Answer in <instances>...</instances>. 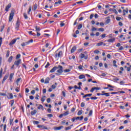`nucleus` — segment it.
Returning a JSON list of instances; mask_svg holds the SVG:
<instances>
[{
  "label": "nucleus",
  "instance_id": "nucleus-20",
  "mask_svg": "<svg viewBox=\"0 0 131 131\" xmlns=\"http://www.w3.org/2000/svg\"><path fill=\"white\" fill-rule=\"evenodd\" d=\"M37 113V111L36 110H34L33 111L31 112V115H35Z\"/></svg>",
  "mask_w": 131,
  "mask_h": 131
},
{
  "label": "nucleus",
  "instance_id": "nucleus-21",
  "mask_svg": "<svg viewBox=\"0 0 131 131\" xmlns=\"http://www.w3.org/2000/svg\"><path fill=\"white\" fill-rule=\"evenodd\" d=\"M13 76H14V73L10 74V76H9V80L10 81H12Z\"/></svg>",
  "mask_w": 131,
  "mask_h": 131
},
{
  "label": "nucleus",
  "instance_id": "nucleus-28",
  "mask_svg": "<svg viewBox=\"0 0 131 131\" xmlns=\"http://www.w3.org/2000/svg\"><path fill=\"white\" fill-rule=\"evenodd\" d=\"M113 66L114 67L117 68V66L116 65V63H117V62L116 61V60H113Z\"/></svg>",
  "mask_w": 131,
  "mask_h": 131
},
{
  "label": "nucleus",
  "instance_id": "nucleus-40",
  "mask_svg": "<svg viewBox=\"0 0 131 131\" xmlns=\"http://www.w3.org/2000/svg\"><path fill=\"white\" fill-rule=\"evenodd\" d=\"M71 71V69H66L64 70V72L67 73V72H70Z\"/></svg>",
  "mask_w": 131,
  "mask_h": 131
},
{
  "label": "nucleus",
  "instance_id": "nucleus-52",
  "mask_svg": "<svg viewBox=\"0 0 131 131\" xmlns=\"http://www.w3.org/2000/svg\"><path fill=\"white\" fill-rule=\"evenodd\" d=\"M92 115H93V111H92V110H91V111H90L89 116H92Z\"/></svg>",
  "mask_w": 131,
  "mask_h": 131
},
{
  "label": "nucleus",
  "instance_id": "nucleus-29",
  "mask_svg": "<svg viewBox=\"0 0 131 131\" xmlns=\"http://www.w3.org/2000/svg\"><path fill=\"white\" fill-rule=\"evenodd\" d=\"M105 31V30L103 28H100L98 29V31H100L101 32H103V31Z\"/></svg>",
  "mask_w": 131,
  "mask_h": 131
},
{
  "label": "nucleus",
  "instance_id": "nucleus-9",
  "mask_svg": "<svg viewBox=\"0 0 131 131\" xmlns=\"http://www.w3.org/2000/svg\"><path fill=\"white\" fill-rule=\"evenodd\" d=\"M8 95L7 96V97L9 100H12V99L14 98V96H13V94H12V93H8Z\"/></svg>",
  "mask_w": 131,
  "mask_h": 131
},
{
  "label": "nucleus",
  "instance_id": "nucleus-51",
  "mask_svg": "<svg viewBox=\"0 0 131 131\" xmlns=\"http://www.w3.org/2000/svg\"><path fill=\"white\" fill-rule=\"evenodd\" d=\"M78 69H79L80 70H83V68H82V66H81V65L79 66Z\"/></svg>",
  "mask_w": 131,
  "mask_h": 131
},
{
  "label": "nucleus",
  "instance_id": "nucleus-55",
  "mask_svg": "<svg viewBox=\"0 0 131 131\" xmlns=\"http://www.w3.org/2000/svg\"><path fill=\"white\" fill-rule=\"evenodd\" d=\"M91 100H97V99H98V97H91Z\"/></svg>",
  "mask_w": 131,
  "mask_h": 131
},
{
  "label": "nucleus",
  "instance_id": "nucleus-43",
  "mask_svg": "<svg viewBox=\"0 0 131 131\" xmlns=\"http://www.w3.org/2000/svg\"><path fill=\"white\" fill-rule=\"evenodd\" d=\"M13 130L15 131V130H17V129H19V126L16 127V128L15 127H13L12 128Z\"/></svg>",
  "mask_w": 131,
  "mask_h": 131
},
{
  "label": "nucleus",
  "instance_id": "nucleus-5",
  "mask_svg": "<svg viewBox=\"0 0 131 131\" xmlns=\"http://www.w3.org/2000/svg\"><path fill=\"white\" fill-rule=\"evenodd\" d=\"M79 57H80V59H83V58H84V59H85V60H87V59L88 58V55H84V54H82V53H81L79 55Z\"/></svg>",
  "mask_w": 131,
  "mask_h": 131
},
{
  "label": "nucleus",
  "instance_id": "nucleus-13",
  "mask_svg": "<svg viewBox=\"0 0 131 131\" xmlns=\"http://www.w3.org/2000/svg\"><path fill=\"white\" fill-rule=\"evenodd\" d=\"M16 41H17V39H13L9 43V46H13V45H15L16 43Z\"/></svg>",
  "mask_w": 131,
  "mask_h": 131
},
{
  "label": "nucleus",
  "instance_id": "nucleus-8",
  "mask_svg": "<svg viewBox=\"0 0 131 131\" xmlns=\"http://www.w3.org/2000/svg\"><path fill=\"white\" fill-rule=\"evenodd\" d=\"M12 7V4L9 3L6 7L5 11L9 12L10 11V8Z\"/></svg>",
  "mask_w": 131,
  "mask_h": 131
},
{
  "label": "nucleus",
  "instance_id": "nucleus-30",
  "mask_svg": "<svg viewBox=\"0 0 131 131\" xmlns=\"http://www.w3.org/2000/svg\"><path fill=\"white\" fill-rule=\"evenodd\" d=\"M103 96H105V97H110V93H103Z\"/></svg>",
  "mask_w": 131,
  "mask_h": 131
},
{
  "label": "nucleus",
  "instance_id": "nucleus-6",
  "mask_svg": "<svg viewBox=\"0 0 131 131\" xmlns=\"http://www.w3.org/2000/svg\"><path fill=\"white\" fill-rule=\"evenodd\" d=\"M37 127H38V128H41V129H48V127L43 125H38Z\"/></svg>",
  "mask_w": 131,
  "mask_h": 131
},
{
  "label": "nucleus",
  "instance_id": "nucleus-31",
  "mask_svg": "<svg viewBox=\"0 0 131 131\" xmlns=\"http://www.w3.org/2000/svg\"><path fill=\"white\" fill-rule=\"evenodd\" d=\"M81 114H82V110H79L77 113V115L79 116L81 115Z\"/></svg>",
  "mask_w": 131,
  "mask_h": 131
},
{
  "label": "nucleus",
  "instance_id": "nucleus-16",
  "mask_svg": "<svg viewBox=\"0 0 131 131\" xmlns=\"http://www.w3.org/2000/svg\"><path fill=\"white\" fill-rule=\"evenodd\" d=\"M125 13L126 14H127V13H128V8H126V10H123V16H125Z\"/></svg>",
  "mask_w": 131,
  "mask_h": 131
},
{
  "label": "nucleus",
  "instance_id": "nucleus-64",
  "mask_svg": "<svg viewBox=\"0 0 131 131\" xmlns=\"http://www.w3.org/2000/svg\"><path fill=\"white\" fill-rule=\"evenodd\" d=\"M0 96H7V94L6 93H0Z\"/></svg>",
  "mask_w": 131,
  "mask_h": 131
},
{
  "label": "nucleus",
  "instance_id": "nucleus-7",
  "mask_svg": "<svg viewBox=\"0 0 131 131\" xmlns=\"http://www.w3.org/2000/svg\"><path fill=\"white\" fill-rule=\"evenodd\" d=\"M62 55H63V52H62V51H61L59 52L58 54L56 53L55 57H56V58H58H58H60Z\"/></svg>",
  "mask_w": 131,
  "mask_h": 131
},
{
  "label": "nucleus",
  "instance_id": "nucleus-19",
  "mask_svg": "<svg viewBox=\"0 0 131 131\" xmlns=\"http://www.w3.org/2000/svg\"><path fill=\"white\" fill-rule=\"evenodd\" d=\"M14 103H15V100H10L9 104H10V106L11 107H13V106H14Z\"/></svg>",
  "mask_w": 131,
  "mask_h": 131
},
{
  "label": "nucleus",
  "instance_id": "nucleus-54",
  "mask_svg": "<svg viewBox=\"0 0 131 131\" xmlns=\"http://www.w3.org/2000/svg\"><path fill=\"white\" fill-rule=\"evenodd\" d=\"M50 66V62H48L47 64L45 66V68H48Z\"/></svg>",
  "mask_w": 131,
  "mask_h": 131
},
{
  "label": "nucleus",
  "instance_id": "nucleus-4",
  "mask_svg": "<svg viewBox=\"0 0 131 131\" xmlns=\"http://www.w3.org/2000/svg\"><path fill=\"white\" fill-rule=\"evenodd\" d=\"M20 27V20L19 19L17 20L16 24L15 25V29L16 30H19V28Z\"/></svg>",
  "mask_w": 131,
  "mask_h": 131
},
{
  "label": "nucleus",
  "instance_id": "nucleus-2",
  "mask_svg": "<svg viewBox=\"0 0 131 131\" xmlns=\"http://www.w3.org/2000/svg\"><path fill=\"white\" fill-rule=\"evenodd\" d=\"M14 15H15V12L14 11H11L10 16L9 17V22H12V20H13V18H14Z\"/></svg>",
  "mask_w": 131,
  "mask_h": 131
},
{
  "label": "nucleus",
  "instance_id": "nucleus-50",
  "mask_svg": "<svg viewBox=\"0 0 131 131\" xmlns=\"http://www.w3.org/2000/svg\"><path fill=\"white\" fill-rule=\"evenodd\" d=\"M37 9V5L35 4V5H34V6H33L34 11H35V10H36Z\"/></svg>",
  "mask_w": 131,
  "mask_h": 131
},
{
  "label": "nucleus",
  "instance_id": "nucleus-47",
  "mask_svg": "<svg viewBox=\"0 0 131 131\" xmlns=\"http://www.w3.org/2000/svg\"><path fill=\"white\" fill-rule=\"evenodd\" d=\"M84 106H85V103L84 102H82L81 103V107L82 108H83V107H84Z\"/></svg>",
  "mask_w": 131,
  "mask_h": 131
},
{
  "label": "nucleus",
  "instance_id": "nucleus-22",
  "mask_svg": "<svg viewBox=\"0 0 131 131\" xmlns=\"http://www.w3.org/2000/svg\"><path fill=\"white\" fill-rule=\"evenodd\" d=\"M37 109L38 110H40V109L43 110V106H42L41 104H39V106L37 107Z\"/></svg>",
  "mask_w": 131,
  "mask_h": 131
},
{
  "label": "nucleus",
  "instance_id": "nucleus-60",
  "mask_svg": "<svg viewBox=\"0 0 131 131\" xmlns=\"http://www.w3.org/2000/svg\"><path fill=\"white\" fill-rule=\"evenodd\" d=\"M113 80H114V81L116 82V81H118V80H119V78H115L113 79Z\"/></svg>",
  "mask_w": 131,
  "mask_h": 131
},
{
  "label": "nucleus",
  "instance_id": "nucleus-41",
  "mask_svg": "<svg viewBox=\"0 0 131 131\" xmlns=\"http://www.w3.org/2000/svg\"><path fill=\"white\" fill-rule=\"evenodd\" d=\"M10 56V51H8L6 54V58H9V56Z\"/></svg>",
  "mask_w": 131,
  "mask_h": 131
},
{
  "label": "nucleus",
  "instance_id": "nucleus-36",
  "mask_svg": "<svg viewBox=\"0 0 131 131\" xmlns=\"http://www.w3.org/2000/svg\"><path fill=\"white\" fill-rule=\"evenodd\" d=\"M33 124H39V121H33Z\"/></svg>",
  "mask_w": 131,
  "mask_h": 131
},
{
  "label": "nucleus",
  "instance_id": "nucleus-23",
  "mask_svg": "<svg viewBox=\"0 0 131 131\" xmlns=\"http://www.w3.org/2000/svg\"><path fill=\"white\" fill-rule=\"evenodd\" d=\"M3 71H4V70L3 68H1L0 70V79L3 77Z\"/></svg>",
  "mask_w": 131,
  "mask_h": 131
},
{
  "label": "nucleus",
  "instance_id": "nucleus-58",
  "mask_svg": "<svg viewBox=\"0 0 131 131\" xmlns=\"http://www.w3.org/2000/svg\"><path fill=\"white\" fill-rule=\"evenodd\" d=\"M62 93V96L63 97H66V93H65V91H63Z\"/></svg>",
  "mask_w": 131,
  "mask_h": 131
},
{
  "label": "nucleus",
  "instance_id": "nucleus-27",
  "mask_svg": "<svg viewBox=\"0 0 131 131\" xmlns=\"http://www.w3.org/2000/svg\"><path fill=\"white\" fill-rule=\"evenodd\" d=\"M24 17L26 20H27L28 19V16H27V14L26 13H24Z\"/></svg>",
  "mask_w": 131,
  "mask_h": 131
},
{
  "label": "nucleus",
  "instance_id": "nucleus-56",
  "mask_svg": "<svg viewBox=\"0 0 131 131\" xmlns=\"http://www.w3.org/2000/svg\"><path fill=\"white\" fill-rule=\"evenodd\" d=\"M63 26H65V24L63 22L60 23V27H63Z\"/></svg>",
  "mask_w": 131,
  "mask_h": 131
},
{
  "label": "nucleus",
  "instance_id": "nucleus-18",
  "mask_svg": "<svg viewBox=\"0 0 131 131\" xmlns=\"http://www.w3.org/2000/svg\"><path fill=\"white\" fill-rule=\"evenodd\" d=\"M8 75H5L4 76L3 80L2 81V84L4 83L5 81H6V80H7V79H8Z\"/></svg>",
  "mask_w": 131,
  "mask_h": 131
},
{
  "label": "nucleus",
  "instance_id": "nucleus-35",
  "mask_svg": "<svg viewBox=\"0 0 131 131\" xmlns=\"http://www.w3.org/2000/svg\"><path fill=\"white\" fill-rule=\"evenodd\" d=\"M113 12H114V13H115L116 15H117V14H118V12H117V10H116V9L114 8L113 9Z\"/></svg>",
  "mask_w": 131,
  "mask_h": 131
},
{
  "label": "nucleus",
  "instance_id": "nucleus-26",
  "mask_svg": "<svg viewBox=\"0 0 131 131\" xmlns=\"http://www.w3.org/2000/svg\"><path fill=\"white\" fill-rule=\"evenodd\" d=\"M115 40V38H112L107 40L108 42H114V41Z\"/></svg>",
  "mask_w": 131,
  "mask_h": 131
},
{
  "label": "nucleus",
  "instance_id": "nucleus-14",
  "mask_svg": "<svg viewBox=\"0 0 131 131\" xmlns=\"http://www.w3.org/2000/svg\"><path fill=\"white\" fill-rule=\"evenodd\" d=\"M64 126H60L59 127H56L54 128L55 130H61L62 128H63Z\"/></svg>",
  "mask_w": 131,
  "mask_h": 131
},
{
  "label": "nucleus",
  "instance_id": "nucleus-39",
  "mask_svg": "<svg viewBox=\"0 0 131 131\" xmlns=\"http://www.w3.org/2000/svg\"><path fill=\"white\" fill-rule=\"evenodd\" d=\"M111 21V20L110 19V18H108V19H107L106 21H105V23L106 24H109L110 23V21Z\"/></svg>",
  "mask_w": 131,
  "mask_h": 131
},
{
  "label": "nucleus",
  "instance_id": "nucleus-3",
  "mask_svg": "<svg viewBox=\"0 0 131 131\" xmlns=\"http://www.w3.org/2000/svg\"><path fill=\"white\" fill-rule=\"evenodd\" d=\"M32 42H33V40L31 39V40L28 41L27 42H23V43L21 44V46L22 47H25L26 46H28V45H29V43H32Z\"/></svg>",
  "mask_w": 131,
  "mask_h": 131
},
{
  "label": "nucleus",
  "instance_id": "nucleus-45",
  "mask_svg": "<svg viewBox=\"0 0 131 131\" xmlns=\"http://www.w3.org/2000/svg\"><path fill=\"white\" fill-rule=\"evenodd\" d=\"M30 12H31V7H30L28 11V14L30 15Z\"/></svg>",
  "mask_w": 131,
  "mask_h": 131
},
{
  "label": "nucleus",
  "instance_id": "nucleus-38",
  "mask_svg": "<svg viewBox=\"0 0 131 131\" xmlns=\"http://www.w3.org/2000/svg\"><path fill=\"white\" fill-rule=\"evenodd\" d=\"M55 5H58V4H59V5H61V4H62V1L59 0L58 2H55Z\"/></svg>",
  "mask_w": 131,
  "mask_h": 131
},
{
  "label": "nucleus",
  "instance_id": "nucleus-48",
  "mask_svg": "<svg viewBox=\"0 0 131 131\" xmlns=\"http://www.w3.org/2000/svg\"><path fill=\"white\" fill-rule=\"evenodd\" d=\"M116 19L117 21H120V20H121V17L117 16L116 17Z\"/></svg>",
  "mask_w": 131,
  "mask_h": 131
},
{
  "label": "nucleus",
  "instance_id": "nucleus-34",
  "mask_svg": "<svg viewBox=\"0 0 131 131\" xmlns=\"http://www.w3.org/2000/svg\"><path fill=\"white\" fill-rule=\"evenodd\" d=\"M14 121V119H10V122H9V123L10 124V125H13V122Z\"/></svg>",
  "mask_w": 131,
  "mask_h": 131
},
{
  "label": "nucleus",
  "instance_id": "nucleus-62",
  "mask_svg": "<svg viewBox=\"0 0 131 131\" xmlns=\"http://www.w3.org/2000/svg\"><path fill=\"white\" fill-rule=\"evenodd\" d=\"M69 129H71V127L69 126V127H66L65 130H68Z\"/></svg>",
  "mask_w": 131,
  "mask_h": 131
},
{
  "label": "nucleus",
  "instance_id": "nucleus-49",
  "mask_svg": "<svg viewBox=\"0 0 131 131\" xmlns=\"http://www.w3.org/2000/svg\"><path fill=\"white\" fill-rule=\"evenodd\" d=\"M45 98H46V96H44L43 97H42V98H41V102H45Z\"/></svg>",
  "mask_w": 131,
  "mask_h": 131
},
{
  "label": "nucleus",
  "instance_id": "nucleus-25",
  "mask_svg": "<svg viewBox=\"0 0 131 131\" xmlns=\"http://www.w3.org/2000/svg\"><path fill=\"white\" fill-rule=\"evenodd\" d=\"M91 96H93L92 94H86L83 96V98H86V97H91Z\"/></svg>",
  "mask_w": 131,
  "mask_h": 131
},
{
  "label": "nucleus",
  "instance_id": "nucleus-10",
  "mask_svg": "<svg viewBox=\"0 0 131 131\" xmlns=\"http://www.w3.org/2000/svg\"><path fill=\"white\" fill-rule=\"evenodd\" d=\"M79 79H83V81H86V79H85V76L83 74L79 76Z\"/></svg>",
  "mask_w": 131,
  "mask_h": 131
},
{
  "label": "nucleus",
  "instance_id": "nucleus-17",
  "mask_svg": "<svg viewBox=\"0 0 131 131\" xmlns=\"http://www.w3.org/2000/svg\"><path fill=\"white\" fill-rule=\"evenodd\" d=\"M82 119H83V116L76 117V120H80V121H81Z\"/></svg>",
  "mask_w": 131,
  "mask_h": 131
},
{
  "label": "nucleus",
  "instance_id": "nucleus-57",
  "mask_svg": "<svg viewBox=\"0 0 131 131\" xmlns=\"http://www.w3.org/2000/svg\"><path fill=\"white\" fill-rule=\"evenodd\" d=\"M98 29H97V28H95V27H93L92 29V31H96Z\"/></svg>",
  "mask_w": 131,
  "mask_h": 131
},
{
  "label": "nucleus",
  "instance_id": "nucleus-53",
  "mask_svg": "<svg viewBox=\"0 0 131 131\" xmlns=\"http://www.w3.org/2000/svg\"><path fill=\"white\" fill-rule=\"evenodd\" d=\"M21 57V54H19L16 55V59H19Z\"/></svg>",
  "mask_w": 131,
  "mask_h": 131
},
{
  "label": "nucleus",
  "instance_id": "nucleus-24",
  "mask_svg": "<svg viewBox=\"0 0 131 131\" xmlns=\"http://www.w3.org/2000/svg\"><path fill=\"white\" fill-rule=\"evenodd\" d=\"M45 83H50V78L48 77L45 79Z\"/></svg>",
  "mask_w": 131,
  "mask_h": 131
},
{
  "label": "nucleus",
  "instance_id": "nucleus-32",
  "mask_svg": "<svg viewBox=\"0 0 131 131\" xmlns=\"http://www.w3.org/2000/svg\"><path fill=\"white\" fill-rule=\"evenodd\" d=\"M35 29H36V31H37V32H39V31H40V28L39 27H35Z\"/></svg>",
  "mask_w": 131,
  "mask_h": 131
},
{
  "label": "nucleus",
  "instance_id": "nucleus-33",
  "mask_svg": "<svg viewBox=\"0 0 131 131\" xmlns=\"http://www.w3.org/2000/svg\"><path fill=\"white\" fill-rule=\"evenodd\" d=\"M12 60H13V56H10L8 59V62L11 63L12 62Z\"/></svg>",
  "mask_w": 131,
  "mask_h": 131
},
{
  "label": "nucleus",
  "instance_id": "nucleus-46",
  "mask_svg": "<svg viewBox=\"0 0 131 131\" xmlns=\"http://www.w3.org/2000/svg\"><path fill=\"white\" fill-rule=\"evenodd\" d=\"M81 28H82V24H80V25L78 26L77 29L79 30V29H81Z\"/></svg>",
  "mask_w": 131,
  "mask_h": 131
},
{
  "label": "nucleus",
  "instance_id": "nucleus-37",
  "mask_svg": "<svg viewBox=\"0 0 131 131\" xmlns=\"http://www.w3.org/2000/svg\"><path fill=\"white\" fill-rule=\"evenodd\" d=\"M103 43H104V42H98L97 44V46H98V47H100L101 46H103Z\"/></svg>",
  "mask_w": 131,
  "mask_h": 131
},
{
  "label": "nucleus",
  "instance_id": "nucleus-61",
  "mask_svg": "<svg viewBox=\"0 0 131 131\" xmlns=\"http://www.w3.org/2000/svg\"><path fill=\"white\" fill-rule=\"evenodd\" d=\"M21 78H18L17 80H16V82H20V81L21 80Z\"/></svg>",
  "mask_w": 131,
  "mask_h": 131
},
{
  "label": "nucleus",
  "instance_id": "nucleus-12",
  "mask_svg": "<svg viewBox=\"0 0 131 131\" xmlns=\"http://www.w3.org/2000/svg\"><path fill=\"white\" fill-rule=\"evenodd\" d=\"M58 69V67H54L53 69H52L50 72L51 73H54V72H55V71H56V70H57Z\"/></svg>",
  "mask_w": 131,
  "mask_h": 131
},
{
  "label": "nucleus",
  "instance_id": "nucleus-11",
  "mask_svg": "<svg viewBox=\"0 0 131 131\" xmlns=\"http://www.w3.org/2000/svg\"><path fill=\"white\" fill-rule=\"evenodd\" d=\"M21 59H18V60L14 61V65H16L17 67H18V66L20 65V63H21Z\"/></svg>",
  "mask_w": 131,
  "mask_h": 131
},
{
  "label": "nucleus",
  "instance_id": "nucleus-42",
  "mask_svg": "<svg viewBox=\"0 0 131 131\" xmlns=\"http://www.w3.org/2000/svg\"><path fill=\"white\" fill-rule=\"evenodd\" d=\"M68 114H69V111H67L64 114H63V116H67V115H68Z\"/></svg>",
  "mask_w": 131,
  "mask_h": 131
},
{
  "label": "nucleus",
  "instance_id": "nucleus-1",
  "mask_svg": "<svg viewBox=\"0 0 131 131\" xmlns=\"http://www.w3.org/2000/svg\"><path fill=\"white\" fill-rule=\"evenodd\" d=\"M58 69H59L57 71V73L59 74V75H61V74H62V73H63V67H62L61 66H58L57 67Z\"/></svg>",
  "mask_w": 131,
  "mask_h": 131
},
{
  "label": "nucleus",
  "instance_id": "nucleus-59",
  "mask_svg": "<svg viewBox=\"0 0 131 131\" xmlns=\"http://www.w3.org/2000/svg\"><path fill=\"white\" fill-rule=\"evenodd\" d=\"M125 83V82L121 81L119 83L121 85H124Z\"/></svg>",
  "mask_w": 131,
  "mask_h": 131
},
{
  "label": "nucleus",
  "instance_id": "nucleus-63",
  "mask_svg": "<svg viewBox=\"0 0 131 131\" xmlns=\"http://www.w3.org/2000/svg\"><path fill=\"white\" fill-rule=\"evenodd\" d=\"M101 37H102V38H105V37H106V34H103L101 35Z\"/></svg>",
  "mask_w": 131,
  "mask_h": 131
},
{
  "label": "nucleus",
  "instance_id": "nucleus-44",
  "mask_svg": "<svg viewBox=\"0 0 131 131\" xmlns=\"http://www.w3.org/2000/svg\"><path fill=\"white\" fill-rule=\"evenodd\" d=\"M47 116H48V117H49V118H51L53 117V116H54V115H53V114H47Z\"/></svg>",
  "mask_w": 131,
  "mask_h": 131
},
{
  "label": "nucleus",
  "instance_id": "nucleus-15",
  "mask_svg": "<svg viewBox=\"0 0 131 131\" xmlns=\"http://www.w3.org/2000/svg\"><path fill=\"white\" fill-rule=\"evenodd\" d=\"M75 51H76V47L74 46V47H73V48H72V49L71 50V54H73V53L74 52H75Z\"/></svg>",
  "mask_w": 131,
  "mask_h": 131
}]
</instances>
